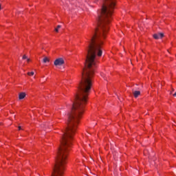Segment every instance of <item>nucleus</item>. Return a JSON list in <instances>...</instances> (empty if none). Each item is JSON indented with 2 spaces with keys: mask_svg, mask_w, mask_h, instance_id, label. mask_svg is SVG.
<instances>
[{
  "mask_svg": "<svg viewBox=\"0 0 176 176\" xmlns=\"http://www.w3.org/2000/svg\"><path fill=\"white\" fill-rule=\"evenodd\" d=\"M23 60H27L28 57H27L25 55H23L22 57Z\"/></svg>",
  "mask_w": 176,
  "mask_h": 176,
  "instance_id": "6e6552de",
  "label": "nucleus"
},
{
  "mask_svg": "<svg viewBox=\"0 0 176 176\" xmlns=\"http://www.w3.org/2000/svg\"><path fill=\"white\" fill-rule=\"evenodd\" d=\"M170 94H173V92H170Z\"/></svg>",
  "mask_w": 176,
  "mask_h": 176,
  "instance_id": "4468645a",
  "label": "nucleus"
},
{
  "mask_svg": "<svg viewBox=\"0 0 176 176\" xmlns=\"http://www.w3.org/2000/svg\"><path fill=\"white\" fill-rule=\"evenodd\" d=\"M34 72H28V75L29 76H34Z\"/></svg>",
  "mask_w": 176,
  "mask_h": 176,
  "instance_id": "423d86ee",
  "label": "nucleus"
},
{
  "mask_svg": "<svg viewBox=\"0 0 176 176\" xmlns=\"http://www.w3.org/2000/svg\"><path fill=\"white\" fill-rule=\"evenodd\" d=\"M49 61H50V60H49L47 57H45L43 60L44 63H49Z\"/></svg>",
  "mask_w": 176,
  "mask_h": 176,
  "instance_id": "39448f33",
  "label": "nucleus"
},
{
  "mask_svg": "<svg viewBox=\"0 0 176 176\" xmlns=\"http://www.w3.org/2000/svg\"><path fill=\"white\" fill-rule=\"evenodd\" d=\"M173 97H176V92L173 94Z\"/></svg>",
  "mask_w": 176,
  "mask_h": 176,
  "instance_id": "f8f14e48",
  "label": "nucleus"
},
{
  "mask_svg": "<svg viewBox=\"0 0 176 176\" xmlns=\"http://www.w3.org/2000/svg\"><path fill=\"white\" fill-rule=\"evenodd\" d=\"M96 2H98V0H93V3H96Z\"/></svg>",
  "mask_w": 176,
  "mask_h": 176,
  "instance_id": "1a4fd4ad",
  "label": "nucleus"
},
{
  "mask_svg": "<svg viewBox=\"0 0 176 176\" xmlns=\"http://www.w3.org/2000/svg\"><path fill=\"white\" fill-rule=\"evenodd\" d=\"M26 60H27L28 63H30V58H28Z\"/></svg>",
  "mask_w": 176,
  "mask_h": 176,
  "instance_id": "9b49d317",
  "label": "nucleus"
},
{
  "mask_svg": "<svg viewBox=\"0 0 176 176\" xmlns=\"http://www.w3.org/2000/svg\"><path fill=\"white\" fill-rule=\"evenodd\" d=\"M61 25H58L56 28H55L56 32H58V28H60Z\"/></svg>",
  "mask_w": 176,
  "mask_h": 176,
  "instance_id": "0eeeda50",
  "label": "nucleus"
},
{
  "mask_svg": "<svg viewBox=\"0 0 176 176\" xmlns=\"http://www.w3.org/2000/svg\"><path fill=\"white\" fill-rule=\"evenodd\" d=\"M25 97V93L21 92L19 94V100H23Z\"/></svg>",
  "mask_w": 176,
  "mask_h": 176,
  "instance_id": "20e7f679",
  "label": "nucleus"
},
{
  "mask_svg": "<svg viewBox=\"0 0 176 176\" xmlns=\"http://www.w3.org/2000/svg\"><path fill=\"white\" fill-rule=\"evenodd\" d=\"M64 63L65 61L63 58H58L54 60V65H55L56 67L61 66L64 64Z\"/></svg>",
  "mask_w": 176,
  "mask_h": 176,
  "instance_id": "f257e3e1",
  "label": "nucleus"
},
{
  "mask_svg": "<svg viewBox=\"0 0 176 176\" xmlns=\"http://www.w3.org/2000/svg\"><path fill=\"white\" fill-rule=\"evenodd\" d=\"M132 93L135 98H138L139 96H141V91H135L134 89H132Z\"/></svg>",
  "mask_w": 176,
  "mask_h": 176,
  "instance_id": "7ed1b4c3",
  "label": "nucleus"
},
{
  "mask_svg": "<svg viewBox=\"0 0 176 176\" xmlns=\"http://www.w3.org/2000/svg\"><path fill=\"white\" fill-rule=\"evenodd\" d=\"M1 4H0V10H1Z\"/></svg>",
  "mask_w": 176,
  "mask_h": 176,
  "instance_id": "ddd939ff",
  "label": "nucleus"
},
{
  "mask_svg": "<svg viewBox=\"0 0 176 176\" xmlns=\"http://www.w3.org/2000/svg\"><path fill=\"white\" fill-rule=\"evenodd\" d=\"M164 36V34L163 33H158L153 34L154 39H160V38H163Z\"/></svg>",
  "mask_w": 176,
  "mask_h": 176,
  "instance_id": "f03ea898",
  "label": "nucleus"
},
{
  "mask_svg": "<svg viewBox=\"0 0 176 176\" xmlns=\"http://www.w3.org/2000/svg\"><path fill=\"white\" fill-rule=\"evenodd\" d=\"M18 129L19 130H21V126H18Z\"/></svg>",
  "mask_w": 176,
  "mask_h": 176,
  "instance_id": "9d476101",
  "label": "nucleus"
}]
</instances>
